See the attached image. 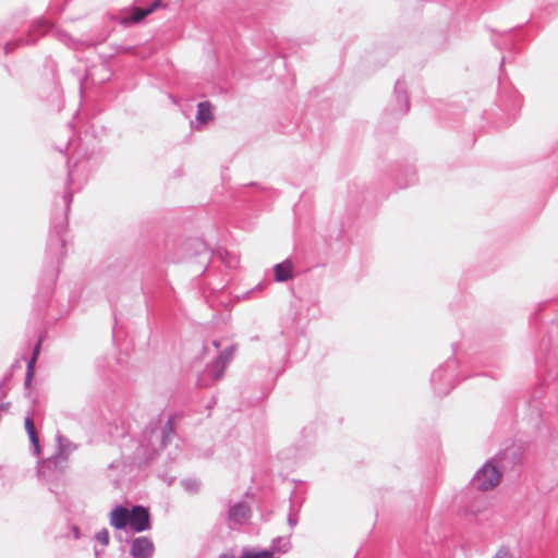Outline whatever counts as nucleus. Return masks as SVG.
<instances>
[{
	"label": "nucleus",
	"instance_id": "5",
	"mask_svg": "<svg viewBox=\"0 0 558 558\" xmlns=\"http://www.w3.org/2000/svg\"><path fill=\"white\" fill-rule=\"evenodd\" d=\"M250 513V508L245 504L239 502L229 509L228 518L233 523L242 524L247 521Z\"/></svg>",
	"mask_w": 558,
	"mask_h": 558
},
{
	"label": "nucleus",
	"instance_id": "17",
	"mask_svg": "<svg viewBox=\"0 0 558 558\" xmlns=\"http://www.w3.org/2000/svg\"><path fill=\"white\" fill-rule=\"evenodd\" d=\"M34 363H35V362H32V360L29 361V363H28V368H29V369L33 367Z\"/></svg>",
	"mask_w": 558,
	"mask_h": 558
},
{
	"label": "nucleus",
	"instance_id": "12",
	"mask_svg": "<svg viewBox=\"0 0 558 558\" xmlns=\"http://www.w3.org/2000/svg\"><path fill=\"white\" fill-rule=\"evenodd\" d=\"M232 355H233V349H228V350H225L218 361H217V364H221V367L225 368L226 365L228 364V362L232 359Z\"/></svg>",
	"mask_w": 558,
	"mask_h": 558
},
{
	"label": "nucleus",
	"instance_id": "16",
	"mask_svg": "<svg viewBox=\"0 0 558 558\" xmlns=\"http://www.w3.org/2000/svg\"><path fill=\"white\" fill-rule=\"evenodd\" d=\"M220 558H234L232 555L225 554Z\"/></svg>",
	"mask_w": 558,
	"mask_h": 558
},
{
	"label": "nucleus",
	"instance_id": "13",
	"mask_svg": "<svg viewBox=\"0 0 558 558\" xmlns=\"http://www.w3.org/2000/svg\"><path fill=\"white\" fill-rule=\"evenodd\" d=\"M96 538L102 545H108V543H109V533H108V531L106 529L99 531L96 534Z\"/></svg>",
	"mask_w": 558,
	"mask_h": 558
},
{
	"label": "nucleus",
	"instance_id": "6",
	"mask_svg": "<svg viewBox=\"0 0 558 558\" xmlns=\"http://www.w3.org/2000/svg\"><path fill=\"white\" fill-rule=\"evenodd\" d=\"M293 264L291 260H284L275 267V279L277 281H287L292 278Z\"/></svg>",
	"mask_w": 558,
	"mask_h": 558
},
{
	"label": "nucleus",
	"instance_id": "11",
	"mask_svg": "<svg viewBox=\"0 0 558 558\" xmlns=\"http://www.w3.org/2000/svg\"><path fill=\"white\" fill-rule=\"evenodd\" d=\"M242 558H274V553L269 550H262L256 553H245Z\"/></svg>",
	"mask_w": 558,
	"mask_h": 558
},
{
	"label": "nucleus",
	"instance_id": "4",
	"mask_svg": "<svg viewBox=\"0 0 558 558\" xmlns=\"http://www.w3.org/2000/svg\"><path fill=\"white\" fill-rule=\"evenodd\" d=\"M110 524L118 530L130 525V511L124 507H117L110 513Z\"/></svg>",
	"mask_w": 558,
	"mask_h": 558
},
{
	"label": "nucleus",
	"instance_id": "10",
	"mask_svg": "<svg viewBox=\"0 0 558 558\" xmlns=\"http://www.w3.org/2000/svg\"><path fill=\"white\" fill-rule=\"evenodd\" d=\"M190 251H191V255L203 256V257H206V258L208 256L207 246H206V244L203 241L194 242L191 245Z\"/></svg>",
	"mask_w": 558,
	"mask_h": 558
},
{
	"label": "nucleus",
	"instance_id": "7",
	"mask_svg": "<svg viewBox=\"0 0 558 558\" xmlns=\"http://www.w3.org/2000/svg\"><path fill=\"white\" fill-rule=\"evenodd\" d=\"M24 427H25V430H26V433L29 437V440L34 447L35 453L39 454L40 453L39 436H38V433L36 430V427H35V424H34V421L32 417L25 418Z\"/></svg>",
	"mask_w": 558,
	"mask_h": 558
},
{
	"label": "nucleus",
	"instance_id": "9",
	"mask_svg": "<svg viewBox=\"0 0 558 558\" xmlns=\"http://www.w3.org/2000/svg\"><path fill=\"white\" fill-rule=\"evenodd\" d=\"M160 4L159 1H156L154 2L151 5H149L148 8L146 9H141V8H135L133 10V14L131 16V21L132 22H140L142 21L144 17H146L147 15H149L150 13H153L155 11V9Z\"/></svg>",
	"mask_w": 558,
	"mask_h": 558
},
{
	"label": "nucleus",
	"instance_id": "3",
	"mask_svg": "<svg viewBox=\"0 0 558 558\" xmlns=\"http://www.w3.org/2000/svg\"><path fill=\"white\" fill-rule=\"evenodd\" d=\"M153 551L154 545L146 537H138L132 544V555L135 558H149Z\"/></svg>",
	"mask_w": 558,
	"mask_h": 558
},
{
	"label": "nucleus",
	"instance_id": "1",
	"mask_svg": "<svg viewBox=\"0 0 558 558\" xmlns=\"http://www.w3.org/2000/svg\"><path fill=\"white\" fill-rule=\"evenodd\" d=\"M501 480L499 468L493 462L485 463L475 474L473 482L477 489L489 490L495 488Z\"/></svg>",
	"mask_w": 558,
	"mask_h": 558
},
{
	"label": "nucleus",
	"instance_id": "8",
	"mask_svg": "<svg viewBox=\"0 0 558 558\" xmlns=\"http://www.w3.org/2000/svg\"><path fill=\"white\" fill-rule=\"evenodd\" d=\"M196 120L202 124L214 120L213 106L209 101H203L197 105Z\"/></svg>",
	"mask_w": 558,
	"mask_h": 558
},
{
	"label": "nucleus",
	"instance_id": "15",
	"mask_svg": "<svg viewBox=\"0 0 558 558\" xmlns=\"http://www.w3.org/2000/svg\"><path fill=\"white\" fill-rule=\"evenodd\" d=\"M39 350H40V341L36 344L35 349H34V353H33V356H32V362H35L38 354H39Z\"/></svg>",
	"mask_w": 558,
	"mask_h": 558
},
{
	"label": "nucleus",
	"instance_id": "14",
	"mask_svg": "<svg viewBox=\"0 0 558 558\" xmlns=\"http://www.w3.org/2000/svg\"><path fill=\"white\" fill-rule=\"evenodd\" d=\"M494 558H515V557L509 549L501 548L496 553Z\"/></svg>",
	"mask_w": 558,
	"mask_h": 558
},
{
	"label": "nucleus",
	"instance_id": "2",
	"mask_svg": "<svg viewBox=\"0 0 558 558\" xmlns=\"http://www.w3.org/2000/svg\"><path fill=\"white\" fill-rule=\"evenodd\" d=\"M130 527L135 532H142L149 527V513L147 509L135 506L130 511Z\"/></svg>",
	"mask_w": 558,
	"mask_h": 558
}]
</instances>
